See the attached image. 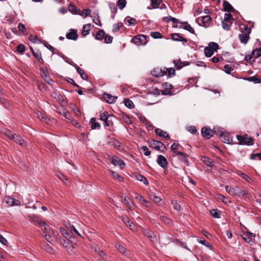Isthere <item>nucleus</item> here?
<instances>
[{
  "mask_svg": "<svg viewBox=\"0 0 261 261\" xmlns=\"http://www.w3.org/2000/svg\"><path fill=\"white\" fill-rule=\"evenodd\" d=\"M151 146L157 150H160L163 147L164 144L160 141L153 140L150 143Z\"/></svg>",
  "mask_w": 261,
  "mask_h": 261,
  "instance_id": "obj_16",
  "label": "nucleus"
},
{
  "mask_svg": "<svg viewBox=\"0 0 261 261\" xmlns=\"http://www.w3.org/2000/svg\"><path fill=\"white\" fill-rule=\"evenodd\" d=\"M68 9L69 12H70L71 13H72L73 14H77V12H78L79 10L76 8L75 5H74L72 4H70L69 5V6L68 7Z\"/></svg>",
  "mask_w": 261,
  "mask_h": 261,
  "instance_id": "obj_30",
  "label": "nucleus"
},
{
  "mask_svg": "<svg viewBox=\"0 0 261 261\" xmlns=\"http://www.w3.org/2000/svg\"><path fill=\"white\" fill-rule=\"evenodd\" d=\"M201 160L208 166H212L214 165V162L207 157L202 156Z\"/></svg>",
  "mask_w": 261,
  "mask_h": 261,
  "instance_id": "obj_23",
  "label": "nucleus"
},
{
  "mask_svg": "<svg viewBox=\"0 0 261 261\" xmlns=\"http://www.w3.org/2000/svg\"><path fill=\"white\" fill-rule=\"evenodd\" d=\"M110 116L108 114V113L106 111H105L102 113H101L100 115V119L105 121V122L107 123V120L108 119V118Z\"/></svg>",
  "mask_w": 261,
  "mask_h": 261,
  "instance_id": "obj_35",
  "label": "nucleus"
},
{
  "mask_svg": "<svg viewBox=\"0 0 261 261\" xmlns=\"http://www.w3.org/2000/svg\"><path fill=\"white\" fill-rule=\"evenodd\" d=\"M141 149L144 152V154L146 156H148L150 154V151L148 150V147L146 146H143Z\"/></svg>",
  "mask_w": 261,
  "mask_h": 261,
  "instance_id": "obj_59",
  "label": "nucleus"
},
{
  "mask_svg": "<svg viewBox=\"0 0 261 261\" xmlns=\"http://www.w3.org/2000/svg\"><path fill=\"white\" fill-rule=\"evenodd\" d=\"M66 37L68 39L76 40L78 37L77 30L70 29L69 32L66 34Z\"/></svg>",
  "mask_w": 261,
  "mask_h": 261,
  "instance_id": "obj_9",
  "label": "nucleus"
},
{
  "mask_svg": "<svg viewBox=\"0 0 261 261\" xmlns=\"http://www.w3.org/2000/svg\"><path fill=\"white\" fill-rule=\"evenodd\" d=\"M246 32L239 35V38L242 43L246 44L249 39L248 34L250 33L251 30L248 27L245 28Z\"/></svg>",
  "mask_w": 261,
  "mask_h": 261,
  "instance_id": "obj_6",
  "label": "nucleus"
},
{
  "mask_svg": "<svg viewBox=\"0 0 261 261\" xmlns=\"http://www.w3.org/2000/svg\"><path fill=\"white\" fill-rule=\"evenodd\" d=\"M77 13L78 15L85 18L90 15L91 13V10L89 9H86L81 11L79 9Z\"/></svg>",
  "mask_w": 261,
  "mask_h": 261,
  "instance_id": "obj_18",
  "label": "nucleus"
},
{
  "mask_svg": "<svg viewBox=\"0 0 261 261\" xmlns=\"http://www.w3.org/2000/svg\"><path fill=\"white\" fill-rule=\"evenodd\" d=\"M116 247L117 249L122 254H124L126 256H128L130 254L129 251L126 250V248L120 244H117L116 245Z\"/></svg>",
  "mask_w": 261,
  "mask_h": 261,
  "instance_id": "obj_15",
  "label": "nucleus"
},
{
  "mask_svg": "<svg viewBox=\"0 0 261 261\" xmlns=\"http://www.w3.org/2000/svg\"><path fill=\"white\" fill-rule=\"evenodd\" d=\"M90 24H87L83 26V31H82V35L84 36L88 35L90 32Z\"/></svg>",
  "mask_w": 261,
  "mask_h": 261,
  "instance_id": "obj_25",
  "label": "nucleus"
},
{
  "mask_svg": "<svg viewBox=\"0 0 261 261\" xmlns=\"http://www.w3.org/2000/svg\"><path fill=\"white\" fill-rule=\"evenodd\" d=\"M180 147H181V146L179 144L174 143L172 145L171 148L172 150L174 152L175 151L177 150V149H179Z\"/></svg>",
  "mask_w": 261,
  "mask_h": 261,
  "instance_id": "obj_63",
  "label": "nucleus"
},
{
  "mask_svg": "<svg viewBox=\"0 0 261 261\" xmlns=\"http://www.w3.org/2000/svg\"><path fill=\"white\" fill-rule=\"evenodd\" d=\"M242 237L243 239L248 243H250L252 242L251 238L249 236L248 233L243 234Z\"/></svg>",
  "mask_w": 261,
  "mask_h": 261,
  "instance_id": "obj_56",
  "label": "nucleus"
},
{
  "mask_svg": "<svg viewBox=\"0 0 261 261\" xmlns=\"http://www.w3.org/2000/svg\"><path fill=\"white\" fill-rule=\"evenodd\" d=\"M122 221L126 225V226L128 227L130 229H131L132 230H134V224H133V222L127 217H122Z\"/></svg>",
  "mask_w": 261,
  "mask_h": 261,
  "instance_id": "obj_14",
  "label": "nucleus"
},
{
  "mask_svg": "<svg viewBox=\"0 0 261 261\" xmlns=\"http://www.w3.org/2000/svg\"><path fill=\"white\" fill-rule=\"evenodd\" d=\"M39 225L40 226L44 227L45 231L43 232V234L47 233H50L51 232L53 233V231L52 230H51L49 226H47L44 222H41L39 223Z\"/></svg>",
  "mask_w": 261,
  "mask_h": 261,
  "instance_id": "obj_26",
  "label": "nucleus"
},
{
  "mask_svg": "<svg viewBox=\"0 0 261 261\" xmlns=\"http://www.w3.org/2000/svg\"><path fill=\"white\" fill-rule=\"evenodd\" d=\"M172 39L175 41H184V42L187 41V40L186 38H182L178 34H173L172 36Z\"/></svg>",
  "mask_w": 261,
  "mask_h": 261,
  "instance_id": "obj_33",
  "label": "nucleus"
},
{
  "mask_svg": "<svg viewBox=\"0 0 261 261\" xmlns=\"http://www.w3.org/2000/svg\"><path fill=\"white\" fill-rule=\"evenodd\" d=\"M157 163L161 167L163 168L166 167L168 163L165 157L162 155H159L158 156Z\"/></svg>",
  "mask_w": 261,
  "mask_h": 261,
  "instance_id": "obj_11",
  "label": "nucleus"
},
{
  "mask_svg": "<svg viewBox=\"0 0 261 261\" xmlns=\"http://www.w3.org/2000/svg\"><path fill=\"white\" fill-rule=\"evenodd\" d=\"M223 5L225 11L231 12L233 11L232 6L227 1H224Z\"/></svg>",
  "mask_w": 261,
  "mask_h": 261,
  "instance_id": "obj_24",
  "label": "nucleus"
},
{
  "mask_svg": "<svg viewBox=\"0 0 261 261\" xmlns=\"http://www.w3.org/2000/svg\"><path fill=\"white\" fill-rule=\"evenodd\" d=\"M38 118L42 122H44L46 124H49L50 120L48 118L45 114L40 112H37L36 113Z\"/></svg>",
  "mask_w": 261,
  "mask_h": 261,
  "instance_id": "obj_13",
  "label": "nucleus"
},
{
  "mask_svg": "<svg viewBox=\"0 0 261 261\" xmlns=\"http://www.w3.org/2000/svg\"><path fill=\"white\" fill-rule=\"evenodd\" d=\"M113 40V37L109 35L105 36V41L106 43H111Z\"/></svg>",
  "mask_w": 261,
  "mask_h": 261,
  "instance_id": "obj_62",
  "label": "nucleus"
},
{
  "mask_svg": "<svg viewBox=\"0 0 261 261\" xmlns=\"http://www.w3.org/2000/svg\"><path fill=\"white\" fill-rule=\"evenodd\" d=\"M40 74L44 81L48 84H50L52 80L50 79L48 75V72L46 68H41L40 70Z\"/></svg>",
  "mask_w": 261,
  "mask_h": 261,
  "instance_id": "obj_7",
  "label": "nucleus"
},
{
  "mask_svg": "<svg viewBox=\"0 0 261 261\" xmlns=\"http://www.w3.org/2000/svg\"><path fill=\"white\" fill-rule=\"evenodd\" d=\"M150 36L152 38H155V39L162 38V36L161 34L158 32H151L150 33Z\"/></svg>",
  "mask_w": 261,
  "mask_h": 261,
  "instance_id": "obj_54",
  "label": "nucleus"
},
{
  "mask_svg": "<svg viewBox=\"0 0 261 261\" xmlns=\"http://www.w3.org/2000/svg\"><path fill=\"white\" fill-rule=\"evenodd\" d=\"M144 234L149 238L152 242L156 240V236H154L153 233L149 230H145L144 231Z\"/></svg>",
  "mask_w": 261,
  "mask_h": 261,
  "instance_id": "obj_20",
  "label": "nucleus"
},
{
  "mask_svg": "<svg viewBox=\"0 0 261 261\" xmlns=\"http://www.w3.org/2000/svg\"><path fill=\"white\" fill-rule=\"evenodd\" d=\"M105 100L109 103H113L116 101L117 97L112 96L108 93H104L103 95Z\"/></svg>",
  "mask_w": 261,
  "mask_h": 261,
  "instance_id": "obj_12",
  "label": "nucleus"
},
{
  "mask_svg": "<svg viewBox=\"0 0 261 261\" xmlns=\"http://www.w3.org/2000/svg\"><path fill=\"white\" fill-rule=\"evenodd\" d=\"M183 29L188 31L189 32L192 34L195 33L194 29L191 27V26L189 24H188L187 22H185L184 26H183Z\"/></svg>",
  "mask_w": 261,
  "mask_h": 261,
  "instance_id": "obj_43",
  "label": "nucleus"
},
{
  "mask_svg": "<svg viewBox=\"0 0 261 261\" xmlns=\"http://www.w3.org/2000/svg\"><path fill=\"white\" fill-rule=\"evenodd\" d=\"M105 32L103 30H101L96 33L95 38L97 40H101L102 38L105 37Z\"/></svg>",
  "mask_w": 261,
  "mask_h": 261,
  "instance_id": "obj_36",
  "label": "nucleus"
},
{
  "mask_svg": "<svg viewBox=\"0 0 261 261\" xmlns=\"http://www.w3.org/2000/svg\"><path fill=\"white\" fill-rule=\"evenodd\" d=\"M77 72L80 74L81 77L84 80H87L88 76L85 74L84 71L82 69L80 68L79 66L76 67Z\"/></svg>",
  "mask_w": 261,
  "mask_h": 261,
  "instance_id": "obj_32",
  "label": "nucleus"
},
{
  "mask_svg": "<svg viewBox=\"0 0 261 261\" xmlns=\"http://www.w3.org/2000/svg\"><path fill=\"white\" fill-rule=\"evenodd\" d=\"M25 50V46L23 44H19L17 46V50L20 53H22Z\"/></svg>",
  "mask_w": 261,
  "mask_h": 261,
  "instance_id": "obj_60",
  "label": "nucleus"
},
{
  "mask_svg": "<svg viewBox=\"0 0 261 261\" xmlns=\"http://www.w3.org/2000/svg\"><path fill=\"white\" fill-rule=\"evenodd\" d=\"M32 52L34 56L38 60L39 63H43L41 54L39 52H34L33 50Z\"/></svg>",
  "mask_w": 261,
  "mask_h": 261,
  "instance_id": "obj_37",
  "label": "nucleus"
},
{
  "mask_svg": "<svg viewBox=\"0 0 261 261\" xmlns=\"http://www.w3.org/2000/svg\"><path fill=\"white\" fill-rule=\"evenodd\" d=\"M167 68L166 67H161L156 66L154 68L153 70L151 71V74L156 77L163 76L167 74Z\"/></svg>",
  "mask_w": 261,
  "mask_h": 261,
  "instance_id": "obj_2",
  "label": "nucleus"
},
{
  "mask_svg": "<svg viewBox=\"0 0 261 261\" xmlns=\"http://www.w3.org/2000/svg\"><path fill=\"white\" fill-rule=\"evenodd\" d=\"M110 173L114 178L118 179V180L120 181L123 180V177L120 176L117 173L113 171H110Z\"/></svg>",
  "mask_w": 261,
  "mask_h": 261,
  "instance_id": "obj_55",
  "label": "nucleus"
},
{
  "mask_svg": "<svg viewBox=\"0 0 261 261\" xmlns=\"http://www.w3.org/2000/svg\"><path fill=\"white\" fill-rule=\"evenodd\" d=\"M135 178L140 181L143 182L145 185H148V182L146 178L143 175L140 174H136L135 175Z\"/></svg>",
  "mask_w": 261,
  "mask_h": 261,
  "instance_id": "obj_19",
  "label": "nucleus"
},
{
  "mask_svg": "<svg viewBox=\"0 0 261 261\" xmlns=\"http://www.w3.org/2000/svg\"><path fill=\"white\" fill-rule=\"evenodd\" d=\"M124 102L125 106L129 109L132 108L134 107L133 101L128 99H125Z\"/></svg>",
  "mask_w": 261,
  "mask_h": 261,
  "instance_id": "obj_50",
  "label": "nucleus"
},
{
  "mask_svg": "<svg viewBox=\"0 0 261 261\" xmlns=\"http://www.w3.org/2000/svg\"><path fill=\"white\" fill-rule=\"evenodd\" d=\"M211 20V19L210 16L205 15L202 17L201 21L202 23H203L204 26L207 27L210 23Z\"/></svg>",
  "mask_w": 261,
  "mask_h": 261,
  "instance_id": "obj_27",
  "label": "nucleus"
},
{
  "mask_svg": "<svg viewBox=\"0 0 261 261\" xmlns=\"http://www.w3.org/2000/svg\"><path fill=\"white\" fill-rule=\"evenodd\" d=\"M60 231L61 234L67 240H70L72 237L71 234H70L67 230L62 227L60 228Z\"/></svg>",
  "mask_w": 261,
  "mask_h": 261,
  "instance_id": "obj_21",
  "label": "nucleus"
},
{
  "mask_svg": "<svg viewBox=\"0 0 261 261\" xmlns=\"http://www.w3.org/2000/svg\"><path fill=\"white\" fill-rule=\"evenodd\" d=\"M135 198L137 200H139L140 202L145 204L146 206H147V207L149 206V205L147 204L149 202L148 201H147L142 196H141L139 194H136Z\"/></svg>",
  "mask_w": 261,
  "mask_h": 261,
  "instance_id": "obj_29",
  "label": "nucleus"
},
{
  "mask_svg": "<svg viewBox=\"0 0 261 261\" xmlns=\"http://www.w3.org/2000/svg\"><path fill=\"white\" fill-rule=\"evenodd\" d=\"M204 54L205 56L207 57H210L212 56L214 54V51L212 50L209 47L206 46L204 48Z\"/></svg>",
  "mask_w": 261,
  "mask_h": 261,
  "instance_id": "obj_39",
  "label": "nucleus"
},
{
  "mask_svg": "<svg viewBox=\"0 0 261 261\" xmlns=\"http://www.w3.org/2000/svg\"><path fill=\"white\" fill-rule=\"evenodd\" d=\"M29 39L34 43H41V41L36 36L30 35L29 37Z\"/></svg>",
  "mask_w": 261,
  "mask_h": 261,
  "instance_id": "obj_38",
  "label": "nucleus"
},
{
  "mask_svg": "<svg viewBox=\"0 0 261 261\" xmlns=\"http://www.w3.org/2000/svg\"><path fill=\"white\" fill-rule=\"evenodd\" d=\"M18 29L23 34H26V28L24 25L21 23H19L18 25Z\"/></svg>",
  "mask_w": 261,
  "mask_h": 261,
  "instance_id": "obj_57",
  "label": "nucleus"
},
{
  "mask_svg": "<svg viewBox=\"0 0 261 261\" xmlns=\"http://www.w3.org/2000/svg\"><path fill=\"white\" fill-rule=\"evenodd\" d=\"M213 131L206 127H203L201 129V134L202 136L206 139H209L212 137L213 135Z\"/></svg>",
  "mask_w": 261,
  "mask_h": 261,
  "instance_id": "obj_8",
  "label": "nucleus"
},
{
  "mask_svg": "<svg viewBox=\"0 0 261 261\" xmlns=\"http://www.w3.org/2000/svg\"><path fill=\"white\" fill-rule=\"evenodd\" d=\"M155 133L157 135L159 136L163 137L164 138H169L168 133L160 128L155 129Z\"/></svg>",
  "mask_w": 261,
  "mask_h": 261,
  "instance_id": "obj_22",
  "label": "nucleus"
},
{
  "mask_svg": "<svg viewBox=\"0 0 261 261\" xmlns=\"http://www.w3.org/2000/svg\"><path fill=\"white\" fill-rule=\"evenodd\" d=\"M231 24L232 22H227L226 21H222V27L223 29L227 31L229 30L230 27L231 25Z\"/></svg>",
  "mask_w": 261,
  "mask_h": 261,
  "instance_id": "obj_47",
  "label": "nucleus"
},
{
  "mask_svg": "<svg viewBox=\"0 0 261 261\" xmlns=\"http://www.w3.org/2000/svg\"><path fill=\"white\" fill-rule=\"evenodd\" d=\"M45 250H46L48 252L50 253H53L54 250L53 248L48 244L45 245L44 247Z\"/></svg>",
  "mask_w": 261,
  "mask_h": 261,
  "instance_id": "obj_64",
  "label": "nucleus"
},
{
  "mask_svg": "<svg viewBox=\"0 0 261 261\" xmlns=\"http://www.w3.org/2000/svg\"><path fill=\"white\" fill-rule=\"evenodd\" d=\"M108 160L114 166L118 165L121 169H122L125 166V163H124V162L120 159L115 156H111L110 155H109Z\"/></svg>",
  "mask_w": 261,
  "mask_h": 261,
  "instance_id": "obj_4",
  "label": "nucleus"
},
{
  "mask_svg": "<svg viewBox=\"0 0 261 261\" xmlns=\"http://www.w3.org/2000/svg\"><path fill=\"white\" fill-rule=\"evenodd\" d=\"M126 3L125 0H118L117 5L121 10H122L125 7Z\"/></svg>",
  "mask_w": 261,
  "mask_h": 261,
  "instance_id": "obj_48",
  "label": "nucleus"
},
{
  "mask_svg": "<svg viewBox=\"0 0 261 261\" xmlns=\"http://www.w3.org/2000/svg\"><path fill=\"white\" fill-rule=\"evenodd\" d=\"M159 219L162 220L163 222H164L165 224H169L170 223V220L169 219L167 218L166 216L163 215H159Z\"/></svg>",
  "mask_w": 261,
  "mask_h": 261,
  "instance_id": "obj_53",
  "label": "nucleus"
},
{
  "mask_svg": "<svg viewBox=\"0 0 261 261\" xmlns=\"http://www.w3.org/2000/svg\"><path fill=\"white\" fill-rule=\"evenodd\" d=\"M4 201L10 206L20 205V202L19 200H16L8 196H6L4 197Z\"/></svg>",
  "mask_w": 261,
  "mask_h": 261,
  "instance_id": "obj_5",
  "label": "nucleus"
},
{
  "mask_svg": "<svg viewBox=\"0 0 261 261\" xmlns=\"http://www.w3.org/2000/svg\"><path fill=\"white\" fill-rule=\"evenodd\" d=\"M238 175L241 176L243 178H244L245 180H246L248 182H249V183H251L252 182V179L247 174H245L244 173H242V172H241L240 171H239L238 172Z\"/></svg>",
  "mask_w": 261,
  "mask_h": 261,
  "instance_id": "obj_34",
  "label": "nucleus"
},
{
  "mask_svg": "<svg viewBox=\"0 0 261 261\" xmlns=\"http://www.w3.org/2000/svg\"><path fill=\"white\" fill-rule=\"evenodd\" d=\"M237 138L240 144L251 145L253 144L252 139L248 137L247 135L244 136L237 135Z\"/></svg>",
  "mask_w": 261,
  "mask_h": 261,
  "instance_id": "obj_3",
  "label": "nucleus"
},
{
  "mask_svg": "<svg viewBox=\"0 0 261 261\" xmlns=\"http://www.w3.org/2000/svg\"><path fill=\"white\" fill-rule=\"evenodd\" d=\"M67 230L70 231V232L73 234V232L76 233L79 236L82 237L81 234L79 232V231L76 230V229L73 226H70L67 227Z\"/></svg>",
  "mask_w": 261,
  "mask_h": 261,
  "instance_id": "obj_42",
  "label": "nucleus"
},
{
  "mask_svg": "<svg viewBox=\"0 0 261 261\" xmlns=\"http://www.w3.org/2000/svg\"><path fill=\"white\" fill-rule=\"evenodd\" d=\"M210 214L213 216L214 218H218L220 217V214L219 211L215 209H212L210 211Z\"/></svg>",
  "mask_w": 261,
  "mask_h": 261,
  "instance_id": "obj_46",
  "label": "nucleus"
},
{
  "mask_svg": "<svg viewBox=\"0 0 261 261\" xmlns=\"http://www.w3.org/2000/svg\"><path fill=\"white\" fill-rule=\"evenodd\" d=\"M124 22L128 23L129 25H134L136 23V20L133 18H126L124 20Z\"/></svg>",
  "mask_w": 261,
  "mask_h": 261,
  "instance_id": "obj_52",
  "label": "nucleus"
},
{
  "mask_svg": "<svg viewBox=\"0 0 261 261\" xmlns=\"http://www.w3.org/2000/svg\"><path fill=\"white\" fill-rule=\"evenodd\" d=\"M251 54L253 56L254 58H258L261 56V47L253 50L251 52Z\"/></svg>",
  "mask_w": 261,
  "mask_h": 261,
  "instance_id": "obj_31",
  "label": "nucleus"
},
{
  "mask_svg": "<svg viewBox=\"0 0 261 261\" xmlns=\"http://www.w3.org/2000/svg\"><path fill=\"white\" fill-rule=\"evenodd\" d=\"M150 199L158 205H160V203L162 200V199L160 197L153 195L150 196Z\"/></svg>",
  "mask_w": 261,
  "mask_h": 261,
  "instance_id": "obj_40",
  "label": "nucleus"
},
{
  "mask_svg": "<svg viewBox=\"0 0 261 261\" xmlns=\"http://www.w3.org/2000/svg\"><path fill=\"white\" fill-rule=\"evenodd\" d=\"M43 237L49 243H51L53 239H51V237L50 234L45 233L43 234Z\"/></svg>",
  "mask_w": 261,
  "mask_h": 261,
  "instance_id": "obj_61",
  "label": "nucleus"
},
{
  "mask_svg": "<svg viewBox=\"0 0 261 261\" xmlns=\"http://www.w3.org/2000/svg\"><path fill=\"white\" fill-rule=\"evenodd\" d=\"M225 189H226V191L231 196H234L236 195H238V193L239 191V187H235L234 188H232L230 186H228L226 187Z\"/></svg>",
  "mask_w": 261,
  "mask_h": 261,
  "instance_id": "obj_10",
  "label": "nucleus"
},
{
  "mask_svg": "<svg viewBox=\"0 0 261 261\" xmlns=\"http://www.w3.org/2000/svg\"><path fill=\"white\" fill-rule=\"evenodd\" d=\"M211 49H212L213 51H216L218 49V45L215 42H211L208 44V46Z\"/></svg>",
  "mask_w": 261,
  "mask_h": 261,
  "instance_id": "obj_45",
  "label": "nucleus"
},
{
  "mask_svg": "<svg viewBox=\"0 0 261 261\" xmlns=\"http://www.w3.org/2000/svg\"><path fill=\"white\" fill-rule=\"evenodd\" d=\"M218 199L222 201L224 203L226 204H228L230 203V201L227 198L222 195H218Z\"/></svg>",
  "mask_w": 261,
  "mask_h": 261,
  "instance_id": "obj_44",
  "label": "nucleus"
},
{
  "mask_svg": "<svg viewBox=\"0 0 261 261\" xmlns=\"http://www.w3.org/2000/svg\"><path fill=\"white\" fill-rule=\"evenodd\" d=\"M95 121L96 119L94 117L92 118L90 120V123L91 124V127L92 129L99 128L100 127V124L98 122H96Z\"/></svg>",
  "mask_w": 261,
  "mask_h": 261,
  "instance_id": "obj_28",
  "label": "nucleus"
},
{
  "mask_svg": "<svg viewBox=\"0 0 261 261\" xmlns=\"http://www.w3.org/2000/svg\"><path fill=\"white\" fill-rule=\"evenodd\" d=\"M175 72V70L174 68L171 67L169 68H167V74H168V77H171L174 75Z\"/></svg>",
  "mask_w": 261,
  "mask_h": 261,
  "instance_id": "obj_49",
  "label": "nucleus"
},
{
  "mask_svg": "<svg viewBox=\"0 0 261 261\" xmlns=\"http://www.w3.org/2000/svg\"><path fill=\"white\" fill-rule=\"evenodd\" d=\"M232 17L229 13H225L224 15V20L223 21H226L227 22H232Z\"/></svg>",
  "mask_w": 261,
  "mask_h": 261,
  "instance_id": "obj_51",
  "label": "nucleus"
},
{
  "mask_svg": "<svg viewBox=\"0 0 261 261\" xmlns=\"http://www.w3.org/2000/svg\"><path fill=\"white\" fill-rule=\"evenodd\" d=\"M129 198L127 196H125L124 198V202L126 205L130 209L132 208V203L129 202Z\"/></svg>",
  "mask_w": 261,
  "mask_h": 261,
  "instance_id": "obj_58",
  "label": "nucleus"
},
{
  "mask_svg": "<svg viewBox=\"0 0 261 261\" xmlns=\"http://www.w3.org/2000/svg\"><path fill=\"white\" fill-rule=\"evenodd\" d=\"M222 138V141L225 143L230 144L232 141V137L227 134L224 133Z\"/></svg>",
  "mask_w": 261,
  "mask_h": 261,
  "instance_id": "obj_17",
  "label": "nucleus"
},
{
  "mask_svg": "<svg viewBox=\"0 0 261 261\" xmlns=\"http://www.w3.org/2000/svg\"><path fill=\"white\" fill-rule=\"evenodd\" d=\"M216 135L222 137L224 134V132L222 128L219 127H214V131Z\"/></svg>",
  "mask_w": 261,
  "mask_h": 261,
  "instance_id": "obj_41",
  "label": "nucleus"
},
{
  "mask_svg": "<svg viewBox=\"0 0 261 261\" xmlns=\"http://www.w3.org/2000/svg\"><path fill=\"white\" fill-rule=\"evenodd\" d=\"M4 134L8 137L9 139L13 140L16 143L18 144L21 146L23 147H27V143L20 136L16 134H13L12 132L9 130H6L4 133Z\"/></svg>",
  "mask_w": 261,
  "mask_h": 261,
  "instance_id": "obj_1",
  "label": "nucleus"
}]
</instances>
